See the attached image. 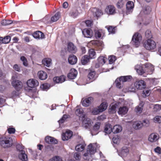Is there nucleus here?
Returning a JSON list of instances; mask_svg holds the SVG:
<instances>
[{
	"instance_id": "obj_38",
	"label": "nucleus",
	"mask_w": 161,
	"mask_h": 161,
	"mask_svg": "<svg viewBox=\"0 0 161 161\" xmlns=\"http://www.w3.org/2000/svg\"><path fill=\"white\" fill-rule=\"evenodd\" d=\"M90 58L88 56L85 55L81 59V62L82 64L85 65L89 62Z\"/></svg>"
},
{
	"instance_id": "obj_21",
	"label": "nucleus",
	"mask_w": 161,
	"mask_h": 161,
	"mask_svg": "<svg viewBox=\"0 0 161 161\" xmlns=\"http://www.w3.org/2000/svg\"><path fill=\"white\" fill-rule=\"evenodd\" d=\"M82 32L85 37L91 38L92 36V32L90 29H84Z\"/></svg>"
},
{
	"instance_id": "obj_47",
	"label": "nucleus",
	"mask_w": 161,
	"mask_h": 161,
	"mask_svg": "<svg viewBox=\"0 0 161 161\" xmlns=\"http://www.w3.org/2000/svg\"><path fill=\"white\" fill-rule=\"evenodd\" d=\"M12 23V21L9 20H3L1 21V24L3 25H7Z\"/></svg>"
},
{
	"instance_id": "obj_30",
	"label": "nucleus",
	"mask_w": 161,
	"mask_h": 161,
	"mask_svg": "<svg viewBox=\"0 0 161 161\" xmlns=\"http://www.w3.org/2000/svg\"><path fill=\"white\" fill-rule=\"evenodd\" d=\"M37 75L39 78L41 80H45L47 76V73L43 71H39Z\"/></svg>"
},
{
	"instance_id": "obj_15",
	"label": "nucleus",
	"mask_w": 161,
	"mask_h": 161,
	"mask_svg": "<svg viewBox=\"0 0 161 161\" xmlns=\"http://www.w3.org/2000/svg\"><path fill=\"white\" fill-rule=\"evenodd\" d=\"M129 153V150L125 147H123L121 151L119 152V155L123 158L127 156Z\"/></svg>"
},
{
	"instance_id": "obj_46",
	"label": "nucleus",
	"mask_w": 161,
	"mask_h": 161,
	"mask_svg": "<svg viewBox=\"0 0 161 161\" xmlns=\"http://www.w3.org/2000/svg\"><path fill=\"white\" fill-rule=\"evenodd\" d=\"M116 60V57L113 55H110L108 58L109 63L110 64L113 63Z\"/></svg>"
},
{
	"instance_id": "obj_33",
	"label": "nucleus",
	"mask_w": 161,
	"mask_h": 161,
	"mask_svg": "<svg viewBox=\"0 0 161 161\" xmlns=\"http://www.w3.org/2000/svg\"><path fill=\"white\" fill-rule=\"evenodd\" d=\"M95 35L96 38H99L103 36L104 32L102 30H99L95 31Z\"/></svg>"
},
{
	"instance_id": "obj_11",
	"label": "nucleus",
	"mask_w": 161,
	"mask_h": 161,
	"mask_svg": "<svg viewBox=\"0 0 161 161\" xmlns=\"http://www.w3.org/2000/svg\"><path fill=\"white\" fill-rule=\"evenodd\" d=\"M100 124L101 123L100 122H97L95 124L91 132L92 135H95L98 133L99 131Z\"/></svg>"
},
{
	"instance_id": "obj_8",
	"label": "nucleus",
	"mask_w": 161,
	"mask_h": 161,
	"mask_svg": "<svg viewBox=\"0 0 161 161\" xmlns=\"http://www.w3.org/2000/svg\"><path fill=\"white\" fill-rule=\"evenodd\" d=\"M26 84L29 87L33 88L38 86L39 83L36 80L31 79L28 80L27 81Z\"/></svg>"
},
{
	"instance_id": "obj_43",
	"label": "nucleus",
	"mask_w": 161,
	"mask_h": 161,
	"mask_svg": "<svg viewBox=\"0 0 161 161\" xmlns=\"http://www.w3.org/2000/svg\"><path fill=\"white\" fill-rule=\"evenodd\" d=\"M85 145L84 144H79L77 145L75 147V150L78 151H82L84 149Z\"/></svg>"
},
{
	"instance_id": "obj_56",
	"label": "nucleus",
	"mask_w": 161,
	"mask_h": 161,
	"mask_svg": "<svg viewBox=\"0 0 161 161\" xmlns=\"http://www.w3.org/2000/svg\"><path fill=\"white\" fill-rule=\"evenodd\" d=\"M94 10H96V11L95 14H94V15H95L96 17H98L100 16L103 14V13L102 11L100 10L97 9L95 8Z\"/></svg>"
},
{
	"instance_id": "obj_36",
	"label": "nucleus",
	"mask_w": 161,
	"mask_h": 161,
	"mask_svg": "<svg viewBox=\"0 0 161 161\" xmlns=\"http://www.w3.org/2000/svg\"><path fill=\"white\" fill-rule=\"evenodd\" d=\"M113 132L112 125L110 124H106L105 127L104 132L106 134H110Z\"/></svg>"
},
{
	"instance_id": "obj_62",
	"label": "nucleus",
	"mask_w": 161,
	"mask_h": 161,
	"mask_svg": "<svg viewBox=\"0 0 161 161\" xmlns=\"http://www.w3.org/2000/svg\"><path fill=\"white\" fill-rule=\"evenodd\" d=\"M151 11V9L150 7L147 6L146 7L145 10L144 11L145 14H148Z\"/></svg>"
},
{
	"instance_id": "obj_22",
	"label": "nucleus",
	"mask_w": 161,
	"mask_h": 161,
	"mask_svg": "<svg viewBox=\"0 0 161 161\" xmlns=\"http://www.w3.org/2000/svg\"><path fill=\"white\" fill-rule=\"evenodd\" d=\"M128 110V108L126 106L120 107L118 112L119 114L123 116L127 114Z\"/></svg>"
},
{
	"instance_id": "obj_3",
	"label": "nucleus",
	"mask_w": 161,
	"mask_h": 161,
	"mask_svg": "<svg viewBox=\"0 0 161 161\" xmlns=\"http://www.w3.org/2000/svg\"><path fill=\"white\" fill-rule=\"evenodd\" d=\"M135 88H129V91L130 92H135L136 91V89L137 90H142L144 89L146 87V84L145 82L142 80H136L134 84Z\"/></svg>"
},
{
	"instance_id": "obj_44",
	"label": "nucleus",
	"mask_w": 161,
	"mask_h": 161,
	"mask_svg": "<svg viewBox=\"0 0 161 161\" xmlns=\"http://www.w3.org/2000/svg\"><path fill=\"white\" fill-rule=\"evenodd\" d=\"M95 73L94 71H92L90 72L88 75V78L91 80V81H92L95 79L96 77L95 76Z\"/></svg>"
},
{
	"instance_id": "obj_39",
	"label": "nucleus",
	"mask_w": 161,
	"mask_h": 161,
	"mask_svg": "<svg viewBox=\"0 0 161 161\" xmlns=\"http://www.w3.org/2000/svg\"><path fill=\"white\" fill-rule=\"evenodd\" d=\"M88 56L90 59L94 58L96 57V53L94 49H91L89 50Z\"/></svg>"
},
{
	"instance_id": "obj_58",
	"label": "nucleus",
	"mask_w": 161,
	"mask_h": 161,
	"mask_svg": "<svg viewBox=\"0 0 161 161\" xmlns=\"http://www.w3.org/2000/svg\"><path fill=\"white\" fill-rule=\"evenodd\" d=\"M100 111V109L99 107L98 108H94L92 111V113L95 115H97L100 112H101Z\"/></svg>"
},
{
	"instance_id": "obj_34",
	"label": "nucleus",
	"mask_w": 161,
	"mask_h": 161,
	"mask_svg": "<svg viewBox=\"0 0 161 161\" xmlns=\"http://www.w3.org/2000/svg\"><path fill=\"white\" fill-rule=\"evenodd\" d=\"M118 106L117 104L115 103L114 104H112L108 109V112L110 114H112L116 112V109Z\"/></svg>"
},
{
	"instance_id": "obj_64",
	"label": "nucleus",
	"mask_w": 161,
	"mask_h": 161,
	"mask_svg": "<svg viewBox=\"0 0 161 161\" xmlns=\"http://www.w3.org/2000/svg\"><path fill=\"white\" fill-rule=\"evenodd\" d=\"M146 37L147 38H150L151 37V34L150 31L147 30L145 32Z\"/></svg>"
},
{
	"instance_id": "obj_45",
	"label": "nucleus",
	"mask_w": 161,
	"mask_h": 161,
	"mask_svg": "<svg viewBox=\"0 0 161 161\" xmlns=\"http://www.w3.org/2000/svg\"><path fill=\"white\" fill-rule=\"evenodd\" d=\"M60 17V13L58 12L54 16L51 18V20L52 22H55L57 21Z\"/></svg>"
},
{
	"instance_id": "obj_19",
	"label": "nucleus",
	"mask_w": 161,
	"mask_h": 161,
	"mask_svg": "<svg viewBox=\"0 0 161 161\" xmlns=\"http://www.w3.org/2000/svg\"><path fill=\"white\" fill-rule=\"evenodd\" d=\"M32 35L34 38L38 39H42L44 37V34L39 31L35 32L33 33Z\"/></svg>"
},
{
	"instance_id": "obj_24",
	"label": "nucleus",
	"mask_w": 161,
	"mask_h": 161,
	"mask_svg": "<svg viewBox=\"0 0 161 161\" xmlns=\"http://www.w3.org/2000/svg\"><path fill=\"white\" fill-rule=\"evenodd\" d=\"M143 126V124L141 121H136L133 122L132 126L135 130H139L141 129Z\"/></svg>"
},
{
	"instance_id": "obj_4",
	"label": "nucleus",
	"mask_w": 161,
	"mask_h": 161,
	"mask_svg": "<svg viewBox=\"0 0 161 161\" xmlns=\"http://www.w3.org/2000/svg\"><path fill=\"white\" fill-rule=\"evenodd\" d=\"M131 79L132 77L130 75L121 76L119 78L115 80L116 86L119 88H120L122 86V84L124 82L129 81Z\"/></svg>"
},
{
	"instance_id": "obj_53",
	"label": "nucleus",
	"mask_w": 161,
	"mask_h": 161,
	"mask_svg": "<svg viewBox=\"0 0 161 161\" xmlns=\"http://www.w3.org/2000/svg\"><path fill=\"white\" fill-rule=\"evenodd\" d=\"M124 5L123 0H119L117 3V6L118 8H121Z\"/></svg>"
},
{
	"instance_id": "obj_18",
	"label": "nucleus",
	"mask_w": 161,
	"mask_h": 161,
	"mask_svg": "<svg viewBox=\"0 0 161 161\" xmlns=\"http://www.w3.org/2000/svg\"><path fill=\"white\" fill-rule=\"evenodd\" d=\"M159 138L158 135L155 133L151 134L148 136V141L152 142H156Z\"/></svg>"
},
{
	"instance_id": "obj_1",
	"label": "nucleus",
	"mask_w": 161,
	"mask_h": 161,
	"mask_svg": "<svg viewBox=\"0 0 161 161\" xmlns=\"http://www.w3.org/2000/svg\"><path fill=\"white\" fill-rule=\"evenodd\" d=\"M99 147L97 143L90 144L88 146L86 152L83 155L84 159L88 161H92L93 155Z\"/></svg>"
},
{
	"instance_id": "obj_49",
	"label": "nucleus",
	"mask_w": 161,
	"mask_h": 161,
	"mask_svg": "<svg viewBox=\"0 0 161 161\" xmlns=\"http://www.w3.org/2000/svg\"><path fill=\"white\" fill-rule=\"evenodd\" d=\"M11 40V37L9 36H6L4 37V38H3V44H6L8 43Z\"/></svg>"
},
{
	"instance_id": "obj_63",
	"label": "nucleus",
	"mask_w": 161,
	"mask_h": 161,
	"mask_svg": "<svg viewBox=\"0 0 161 161\" xmlns=\"http://www.w3.org/2000/svg\"><path fill=\"white\" fill-rule=\"evenodd\" d=\"M142 123L143 124V126L145 127L148 126L149 124V121L147 119L144 120Z\"/></svg>"
},
{
	"instance_id": "obj_50",
	"label": "nucleus",
	"mask_w": 161,
	"mask_h": 161,
	"mask_svg": "<svg viewBox=\"0 0 161 161\" xmlns=\"http://www.w3.org/2000/svg\"><path fill=\"white\" fill-rule=\"evenodd\" d=\"M49 85L47 83L42 84L40 86V88L42 90L45 91L49 89Z\"/></svg>"
},
{
	"instance_id": "obj_26",
	"label": "nucleus",
	"mask_w": 161,
	"mask_h": 161,
	"mask_svg": "<svg viewBox=\"0 0 161 161\" xmlns=\"http://www.w3.org/2000/svg\"><path fill=\"white\" fill-rule=\"evenodd\" d=\"M46 142L48 144H57L58 141L54 138L51 136H47L45 138Z\"/></svg>"
},
{
	"instance_id": "obj_5",
	"label": "nucleus",
	"mask_w": 161,
	"mask_h": 161,
	"mask_svg": "<svg viewBox=\"0 0 161 161\" xmlns=\"http://www.w3.org/2000/svg\"><path fill=\"white\" fill-rule=\"evenodd\" d=\"M143 46L147 50H153L155 48L156 43L153 40L149 39L144 42Z\"/></svg>"
},
{
	"instance_id": "obj_37",
	"label": "nucleus",
	"mask_w": 161,
	"mask_h": 161,
	"mask_svg": "<svg viewBox=\"0 0 161 161\" xmlns=\"http://www.w3.org/2000/svg\"><path fill=\"white\" fill-rule=\"evenodd\" d=\"M42 64L48 67H49L51 65V60L49 58H45L42 60Z\"/></svg>"
},
{
	"instance_id": "obj_7",
	"label": "nucleus",
	"mask_w": 161,
	"mask_h": 161,
	"mask_svg": "<svg viewBox=\"0 0 161 161\" xmlns=\"http://www.w3.org/2000/svg\"><path fill=\"white\" fill-rule=\"evenodd\" d=\"M142 39V37L141 35L137 33H135L133 36L132 38V41L137 47L140 45V42Z\"/></svg>"
},
{
	"instance_id": "obj_41",
	"label": "nucleus",
	"mask_w": 161,
	"mask_h": 161,
	"mask_svg": "<svg viewBox=\"0 0 161 161\" xmlns=\"http://www.w3.org/2000/svg\"><path fill=\"white\" fill-rule=\"evenodd\" d=\"M107 104L106 102H103L99 107L101 112H103L107 108Z\"/></svg>"
},
{
	"instance_id": "obj_42",
	"label": "nucleus",
	"mask_w": 161,
	"mask_h": 161,
	"mask_svg": "<svg viewBox=\"0 0 161 161\" xmlns=\"http://www.w3.org/2000/svg\"><path fill=\"white\" fill-rule=\"evenodd\" d=\"M76 114L80 117L82 116L83 118L85 117V115L83 114V111L82 108H79L77 109L75 111Z\"/></svg>"
},
{
	"instance_id": "obj_13",
	"label": "nucleus",
	"mask_w": 161,
	"mask_h": 161,
	"mask_svg": "<svg viewBox=\"0 0 161 161\" xmlns=\"http://www.w3.org/2000/svg\"><path fill=\"white\" fill-rule=\"evenodd\" d=\"M126 7L127 14L132 12L134 7L133 2L131 1H128L126 3Z\"/></svg>"
},
{
	"instance_id": "obj_2",
	"label": "nucleus",
	"mask_w": 161,
	"mask_h": 161,
	"mask_svg": "<svg viewBox=\"0 0 161 161\" xmlns=\"http://www.w3.org/2000/svg\"><path fill=\"white\" fill-rule=\"evenodd\" d=\"M13 144V140L10 137H3L0 138V145L4 148L11 147Z\"/></svg>"
},
{
	"instance_id": "obj_29",
	"label": "nucleus",
	"mask_w": 161,
	"mask_h": 161,
	"mask_svg": "<svg viewBox=\"0 0 161 161\" xmlns=\"http://www.w3.org/2000/svg\"><path fill=\"white\" fill-rule=\"evenodd\" d=\"M53 81L57 83H62L65 81V78L64 75H62L59 77H56L53 78Z\"/></svg>"
},
{
	"instance_id": "obj_57",
	"label": "nucleus",
	"mask_w": 161,
	"mask_h": 161,
	"mask_svg": "<svg viewBox=\"0 0 161 161\" xmlns=\"http://www.w3.org/2000/svg\"><path fill=\"white\" fill-rule=\"evenodd\" d=\"M68 117L67 115H64L63 117L58 121L59 124L62 123L64 122L67 118Z\"/></svg>"
},
{
	"instance_id": "obj_52",
	"label": "nucleus",
	"mask_w": 161,
	"mask_h": 161,
	"mask_svg": "<svg viewBox=\"0 0 161 161\" xmlns=\"http://www.w3.org/2000/svg\"><path fill=\"white\" fill-rule=\"evenodd\" d=\"M20 60L23 62V64L25 66L28 65L27 61L26 58L24 56H22L20 57Z\"/></svg>"
},
{
	"instance_id": "obj_27",
	"label": "nucleus",
	"mask_w": 161,
	"mask_h": 161,
	"mask_svg": "<svg viewBox=\"0 0 161 161\" xmlns=\"http://www.w3.org/2000/svg\"><path fill=\"white\" fill-rule=\"evenodd\" d=\"M135 69L138 75H142L145 72L142 67L139 65H136L135 67Z\"/></svg>"
},
{
	"instance_id": "obj_16",
	"label": "nucleus",
	"mask_w": 161,
	"mask_h": 161,
	"mask_svg": "<svg viewBox=\"0 0 161 161\" xmlns=\"http://www.w3.org/2000/svg\"><path fill=\"white\" fill-rule=\"evenodd\" d=\"M77 74V71L74 69H72L68 75V77L70 79H73L76 77Z\"/></svg>"
},
{
	"instance_id": "obj_61",
	"label": "nucleus",
	"mask_w": 161,
	"mask_h": 161,
	"mask_svg": "<svg viewBox=\"0 0 161 161\" xmlns=\"http://www.w3.org/2000/svg\"><path fill=\"white\" fill-rule=\"evenodd\" d=\"M13 68L15 70L18 72L20 71V69L18 65L17 64H14L13 66Z\"/></svg>"
},
{
	"instance_id": "obj_60",
	"label": "nucleus",
	"mask_w": 161,
	"mask_h": 161,
	"mask_svg": "<svg viewBox=\"0 0 161 161\" xmlns=\"http://www.w3.org/2000/svg\"><path fill=\"white\" fill-rule=\"evenodd\" d=\"M74 157L76 160H79L80 158V153H76L74 154Z\"/></svg>"
},
{
	"instance_id": "obj_59",
	"label": "nucleus",
	"mask_w": 161,
	"mask_h": 161,
	"mask_svg": "<svg viewBox=\"0 0 161 161\" xmlns=\"http://www.w3.org/2000/svg\"><path fill=\"white\" fill-rule=\"evenodd\" d=\"M154 120L155 122L160 123L161 122V116H156L154 118Z\"/></svg>"
},
{
	"instance_id": "obj_10",
	"label": "nucleus",
	"mask_w": 161,
	"mask_h": 161,
	"mask_svg": "<svg viewBox=\"0 0 161 161\" xmlns=\"http://www.w3.org/2000/svg\"><path fill=\"white\" fill-rule=\"evenodd\" d=\"M73 135L72 131L68 130L62 134V139L64 141H66L70 139Z\"/></svg>"
},
{
	"instance_id": "obj_6",
	"label": "nucleus",
	"mask_w": 161,
	"mask_h": 161,
	"mask_svg": "<svg viewBox=\"0 0 161 161\" xmlns=\"http://www.w3.org/2000/svg\"><path fill=\"white\" fill-rule=\"evenodd\" d=\"M17 79V75H13L12 76V85L17 89V91H19L21 89L22 87V83L18 80H16Z\"/></svg>"
},
{
	"instance_id": "obj_31",
	"label": "nucleus",
	"mask_w": 161,
	"mask_h": 161,
	"mask_svg": "<svg viewBox=\"0 0 161 161\" xmlns=\"http://www.w3.org/2000/svg\"><path fill=\"white\" fill-rule=\"evenodd\" d=\"M19 158L20 159L23 161H26L27 159V155L24 151L19 152Z\"/></svg>"
},
{
	"instance_id": "obj_40",
	"label": "nucleus",
	"mask_w": 161,
	"mask_h": 161,
	"mask_svg": "<svg viewBox=\"0 0 161 161\" xmlns=\"http://www.w3.org/2000/svg\"><path fill=\"white\" fill-rule=\"evenodd\" d=\"M79 13L78 11L75 9L71 10L69 13V15L73 18H75L78 16Z\"/></svg>"
},
{
	"instance_id": "obj_17",
	"label": "nucleus",
	"mask_w": 161,
	"mask_h": 161,
	"mask_svg": "<svg viewBox=\"0 0 161 161\" xmlns=\"http://www.w3.org/2000/svg\"><path fill=\"white\" fill-rule=\"evenodd\" d=\"M145 71L149 74H152L154 70V67L151 64L147 63L145 64Z\"/></svg>"
},
{
	"instance_id": "obj_23",
	"label": "nucleus",
	"mask_w": 161,
	"mask_h": 161,
	"mask_svg": "<svg viewBox=\"0 0 161 161\" xmlns=\"http://www.w3.org/2000/svg\"><path fill=\"white\" fill-rule=\"evenodd\" d=\"M105 11L108 14H113L115 13V8L114 6L110 5L108 6Z\"/></svg>"
},
{
	"instance_id": "obj_48",
	"label": "nucleus",
	"mask_w": 161,
	"mask_h": 161,
	"mask_svg": "<svg viewBox=\"0 0 161 161\" xmlns=\"http://www.w3.org/2000/svg\"><path fill=\"white\" fill-rule=\"evenodd\" d=\"M106 27L107 28L108 31L110 33L114 34L115 32V29L114 27L111 26H106Z\"/></svg>"
},
{
	"instance_id": "obj_35",
	"label": "nucleus",
	"mask_w": 161,
	"mask_h": 161,
	"mask_svg": "<svg viewBox=\"0 0 161 161\" xmlns=\"http://www.w3.org/2000/svg\"><path fill=\"white\" fill-rule=\"evenodd\" d=\"M113 132L114 133H117L122 130V127L119 125H116L112 128Z\"/></svg>"
},
{
	"instance_id": "obj_28",
	"label": "nucleus",
	"mask_w": 161,
	"mask_h": 161,
	"mask_svg": "<svg viewBox=\"0 0 161 161\" xmlns=\"http://www.w3.org/2000/svg\"><path fill=\"white\" fill-rule=\"evenodd\" d=\"M93 99V98L92 97H89L88 98L85 99L82 102L83 106L85 107H87L89 106L91 104V102Z\"/></svg>"
},
{
	"instance_id": "obj_51",
	"label": "nucleus",
	"mask_w": 161,
	"mask_h": 161,
	"mask_svg": "<svg viewBox=\"0 0 161 161\" xmlns=\"http://www.w3.org/2000/svg\"><path fill=\"white\" fill-rule=\"evenodd\" d=\"M49 161H62V160L60 157L55 156L50 159Z\"/></svg>"
},
{
	"instance_id": "obj_54",
	"label": "nucleus",
	"mask_w": 161,
	"mask_h": 161,
	"mask_svg": "<svg viewBox=\"0 0 161 161\" xmlns=\"http://www.w3.org/2000/svg\"><path fill=\"white\" fill-rule=\"evenodd\" d=\"M150 94V91L148 90H145L143 91V92L142 94V96L145 97L146 96H148Z\"/></svg>"
},
{
	"instance_id": "obj_20",
	"label": "nucleus",
	"mask_w": 161,
	"mask_h": 161,
	"mask_svg": "<svg viewBox=\"0 0 161 161\" xmlns=\"http://www.w3.org/2000/svg\"><path fill=\"white\" fill-rule=\"evenodd\" d=\"M68 60L69 64L74 65L76 63L77 59L75 56L73 54H71L69 56Z\"/></svg>"
},
{
	"instance_id": "obj_32",
	"label": "nucleus",
	"mask_w": 161,
	"mask_h": 161,
	"mask_svg": "<svg viewBox=\"0 0 161 161\" xmlns=\"http://www.w3.org/2000/svg\"><path fill=\"white\" fill-rule=\"evenodd\" d=\"M144 103L143 102H142L139 103V105L137 106L135 108V111L136 113L140 114L142 112L143 107Z\"/></svg>"
},
{
	"instance_id": "obj_12",
	"label": "nucleus",
	"mask_w": 161,
	"mask_h": 161,
	"mask_svg": "<svg viewBox=\"0 0 161 161\" xmlns=\"http://www.w3.org/2000/svg\"><path fill=\"white\" fill-rule=\"evenodd\" d=\"M106 58L103 56H100L97 58L98 63L96 64L95 66L96 68L104 64L106 61Z\"/></svg>"
},
{
	"instance_id": "obj_25",
	"label": "nucleus",
	"mask_w": 161,
	"mask_h": 161,
	"mask_svg": "<svg viewBox=\"0 0 161 161\" xmlns=\"http://www.w3.org/2000/svg\"><path fill=\"white\" fill-rule=\"evenodd\" d=\"M76 47L72 42H69L68 45V50L70 53H75L76 51Z\"/></svg>"
},
{
	"instance_id": "obj_14",
	"label": "nucleus",
	"mask_w": 161,
	"mask_h": 161,
	"mask_svg": "<svg viewBox=\"0 0 161 161\" xmlns=\"http://www.w3.org/2000/svg\"><path fill=\"white\" fill-rule=\"evenodd\" d=\"M90 44L98 47L99 48V50L101 51L103 47V42L101 41L97 40H93L91 41Z\"/></svg>"
},
{
	"instance_id": "obj_9",
	"label": "nucleus",
	"mask_w": 161,
	"mask_h": 161,
	"mask_svg": "<svg viewBox=\"0 0 161 161\" xmlns=\"http://www.w3.org/2000/svg\"><path fill=\"white\" fill-rule=\"evenodd\" d=\"M82 119V126L86 129L89 128L92 126V123L91 119L84 117Z\"/></svg>"
},
{
	"instance_id": "obj_55",
	"label": "nucleus",
	"mask_w": 161,
	"mask_h": 161,
	"mask_svg": "<svg viewBox=\"0 0 161 161\" xmlns=\"http://www.w3.org/2000/svg\"><path fill=\"white\" fill-rule=\"evenodd\" d=\"M161 109V105L159 104H156L154 105L153 107L154 111L157 112L160 110Z\"/></svg>"
}]
</instances>
